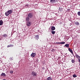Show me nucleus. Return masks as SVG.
Wrapping results in <instances>:
<instances>
[{
    "mask_svg": "<svg viewBox=\"0 0 80 80\" xmlns=\"http://www.w3.org/2000/svg\"><path fill=\"white\" fill-rule=\"evenodd\" d=\"M13 11L12 10H9L7 11V12H5V15L6 16H8L9 15H10L11 13H12V12Z\"/></svg>",
    "mask_w": 80,
    "mask_h": 80,
    "instance_id": "nucleus-1",
    "label": "nucleus"
},
{
    "mask_svg": "<svg viewBox=\"0 0 80 80\" xmlns=\"http://www.w3.org/2000/svg\"><path fill=\"white\" fill-rule=\"evenodd\" d=\"M32 75L33 77H36L37 75V72L35 71H32Z\"/></svg>",
    "mask_w": 80,
    "mask_h": 80,
    "instance_id": "nucleus-2",
    "label": "nucleus"
},
{
    "mask_svg": "<svg viewBox=\"0 0 80 80\" xmlns=\"http://www.w3.org/2000/svg\"><path fill=\"white\" fill-rule=\"evenodd\" d=\"M75 57L78 60V61L80 63V56H78V54L75 55Z\"/></svg>",
    "mask_w": 80,
    "mask_h": 80,
    "instance_id": "nucleus-3",
    "label": "nucleus"
},
{
    "mask_svg": "<svg viewBox=\"0 0 80 80\" xmlns=\"http://www.w3.org/2000/svg\"><path fill=\"white\" fill-rule=\"evenodd\" d=\"M28 17L30 18H32L33 17V13H30L28 15Z\"/></svg>",
    "mask_w": 80,
    "mask_h": 80,
    "instance_id": "nucleus-4",
    "label": "nucleus"
},
{
    "mask_svg": "<svg viewBox=\"0 0 80 80\" xmlns=\"http://www.w3.org/2000/svg\"><path fill=\"white\" fill-rule=\"evenodd\" d=\"M35 55H36V53H32L31 55V57L33 58V57H35Z\"/></svg>",
    "mask_w": 80,
    "mask_h": 80,
    "instance_id": "nucleus-5",
    "label": "nucleus"
},
{
    "mask_svg": "<svg viewBox=\"0 0 80 80\" xmlns=\"http://www.w3.org/2000/svg\"><path fill=\"white\" fill-rule=\"evenodd\" d=\"M31 24H32V22H28L27 23V25L28 27H30V26L31 25Z\"/></svg>",
    "mask_w": 80,
    "mask_h": 80,
    "instance_id": "nucleus-6",
    "label": "nucleus"
},
{
    "mask_svg": "<svg viewBox=\"0 0 80 80\" xmlns=\"http://www.w3.org/2000/svg\"><path fill=\"white\" fill-rule=\"evenodd\" d=\"M68 50L70 52V53H72V55H73V51L71 49V48H68Z\"/></svg>",
    "mask_w": 80,
    "mask_h": 80,
    "instance_id": "nucleus-7",
    "label": "nucleus"
},
{
    "mask_svg": "<svg viewBox=\"0 0 80 80\" xmlns=\"http://www.w3.org/2000/svg\"><path fill=\"white\" fill-rule=\"evenodd\" d=\"M2 37H4V38H6L7 37H8V34H4L3 36H2Z\"/></svg>",
    "mask_w": 80,
    "mask_h": 80,
    "instance_id": "nucleus-8",
    "label": "nucleus"
},
{
    "mask_svg": "<svg viewBox=\"0 0 80 80\" xmlns=\"http://www.w3.org/2000/svg\"><path fill=\"white\" fill-rule=\"evenodd\" d=\"M55 43H58L59 44H65V42H56Z\"/></svg>",
    "mask_w": 80,
    "mask_h": 80,
    "instance_id": "nucleus-9",
    "label": "nucleus"
},
{
    "mask_svg": "<svg viewBox=\"0 0 80 80\" xmlns=\"http://www.w3.org/2000/svg\"><path fill=\"white\" fill-rule=\"evenodd\" d=\"M75 24L76 25H80V23L78 21L75 22Z\"/></svg>",
    "mask_w": 80,
    "mask_h": 80,
    "instance_id": "nucleus-10",
    "label": "nucleus"
},
{
    "mask_svg": "<svg viewBox=\"0 0 80 80\" xmlns=\"http://www.w3.org/2000/svg\"><path fill=\"white\" fill-rule=\"evenodd\" d=\"M35 38L36 39V40H38V39H39V36L38 35H37L35 36Z\"/></svg>",
    "mask_w": 80,
    "mask_h": 80,
    "instance_id": "nucleus-11",
    "label": "nucleus"
},
{
    "mask_svg": "<svg viewBox=\"0 0 80 80\" xmlns=\"http://www.w3.org/2000/svg\"><path fill=\"white\" fill-rule=\"evenodd\" d=\"M3 23V21L2 20H1L0 21V25H2Z\"/></svg>",
    "mask_w": 80,
    "mask_h": 80,
    "instance_id": "nucleus-12",
    "label": "nucleus"
},
{
    "mask_svg": "<svg viewBox=\"0 0 80 80\" xmlns=\"http://www.w3.org/2000/svg\"><path fill=\"white\" fill-rule=\"evenodd\" d=\"M13 47V45L10 44L9 45H8L7 46V48H8V47Z\"/></svg>",
    "mask_w": 80,
    "mask_h": 80,
    "instance_id": "nucleus-13",
    "label": "nucleus"
},
{
    "mask_svg": "<svg viewBox=\"0 0 80 80\" xmlns=\"http://www.w3.org/2000/svg\"><path fill=\"white\" fill-rule=\"evenodd\" d=\"M50 2L51 3H55L56 1H55V0H51L50 1Z\"/></svg>",
    "mask_w": 80,
    "mask_h": 80,
    "instance_id": "nucleus-14",
    "label": "nucleus"
},
{
    "mask_svg": "<svg viewBox=\"0 0 80 80\" xmlns=\"http://www.w3.org/2000/svg\"><path fill=\"white\" fill-rule=\"evenodd\" d=\"M51 30L52 31H53V30H55V27L54 26H52L51 28Z\"/></svg>",
    "mask_w": 80,
    "mask_h": 80,
    "instance_id": "nucleus-15",
    "label": "nucleus"
},
{
    "mask_svg": "<svg viewBox=\"0 0 80 80\" xmlns=\"http://www.w3.org/2000/svg\"><path fill=\"white\" fill-rule=\"evenodd\" d=\"M1 76H3V77H5L6 76V74H5V73H2L1 74Z\"/></svg>",
    "mask_w": 80,
    "mask_h": 80,
    "instance_id": "nucleus-16",
    "label": "nucleus"
},
{
    "mask_svg": "<svg viewBox=\"0 0 80 80\" xmlns=\"http://www.w3.org/2000/svg\"><path fill=\"white\" fill-rule=\"evenodd\" d=\"M30 20V18H29V17H28L26 18V20L27 22H28Z\"/></svg>",
    "mask_w": 80,
    "mask_h": 80,
    "instance_id": "nucleus-17",
    "label": "nucleus"
},
{
    "mask_svg": "<svg viewBox=\"0 0 80 80\" xmlns=\"http://www.w3.org/2000/svg\"><path fill=\"white\" fill-rule=\"evenodd\" d=\"M64 46L67 47V48H68V47H69V44H66Z\"/></svg>",
    "mask_w": 80,
    "mask_h": 80,
    "instance_id": "nucleus-18",
    "label": "nucleus"
},
{
    "mask_svg": "<svg viewBox=\"0 0 80 80\" xmlns=\"http://www.w3.org/2000/svg\"><path fill=\"white\" fill-rule=\"evenodd\" d=\"M52 80V78L50 77H48L47 79V80Z\"/></svg>",
    "mask_w": 80,
    "mask_h": 80,
    "instance_id": "nucleus-19",
    "label": "nucleus"
},
{
    "mask_svg": "<svg viewBox=\"0 0 80 80\" xmlns=\"http://www.w3.org/2000/svg\"><path fill=\"white\" fill-rule=\"evenodd\" d=\"M71 62L72 63H75V60H74V59H72L71 60Z\"/></svg>",
    "mask_w": 80,
    "mask_h": 80,
    "instance_id": "nucleus-20",
    "label": "nucleus"
},
{
    "mask_svg": "<svg viewBox=\"0 0 80 80\" xmlns=\"http://www.w3.org/2000/svg\"><path fill=\"white\" fill-rule=\"evenodd\" d=\"M9 60L11 61L13 60V57H10L9 58Z\"/></svg>",
    "mask_w": 80,
    "mask_h": 80,
    "instance_id": "nucleus-21",
    "label": "nucleus"
},
{
    "mask_svg": "<svg viewBox=\"0 0 80 80\" xmlns=\"http://www.w3.org/2000/svg\"><path fill=\"white\" fill-rule=\"evenodd\" d=\"M72 77H74V78H75L76 77H77V75H76V74H74L72 75Z\"/></svg>",
    "mask_w": 80,
    "mask_h": 80,
    "instance_id": "nucleus-22",
    "label": "nucleus"
},
{
    "mask_svg": "<svg viewBox=\"0 0 80 80\" xmlns=\"http://www.w3.org/2000/svg\"><path fill=\"white\" fill-rule=\"evenodd\" d=\"M51 32L52 34H54L55 33V31H52Z\"/></svg>",
    "mask_w": 80,
    "mask_h": 80,
    "instance_id": "nucleus-23",
    "label": "nucleus"
},
{
    "mask_svg": "<svg viewBox=\"0 0 80 80\" xmlns=\"http://www.w3.org/2000/svg\"><path fill=\"white\" fill-rule=\"evenodd\" d=\"M78 16H80V11L78 12Z\"/></svg>",
    "mask_w": 80,
    "mask_h": 80,
    "instance_id": "nucleus-24",
    "label": "nucleus"
},
{
    "mask_svg": "<svg viewBox=\"0 0 80 80\" xmlns=\"http://www.w3.org/2000/svg\"><path fill=\"white\" fill-rule=\"evenodd\" d=\"M10 73L12 74V73H13V71L11 70L10 71Z\"/></svg>",
    "mask_w": 80,
    "mask_h": 80,
    "instance_id": "nucleus-25",
    "label": "nucleus"
},
{
    "mask_svg": "<svg viewBox=\"0 0 80 80\" xmlns=\"http://www.w3.org/2000/svg\"><path fill=\"white\" fill-rule=\"evenodd\" d=\"M28 6V4H26V5H25L26 7H27V6Z\"/></svg>",
    "mask_w": 80,
    "mask_h": 80,
    "instance_id": "nucleus-26",
    "label": "nucleus"
},
{
    "mask_svg": "<svg viewBox=\"0 0 80 80\" xmlns=\"http://www.w3.org/2000/svg\"><path fill=\"white\" fill-rule=\"evenodd\" d=\"M2 80H6V79H3Z\"/></svg>",
    "mask_w": 80,
    "mask_h": 80,
    "instance_id": "nucleus-27",
    "label": "nucleus"
},
{
    "mask_svg": "<svg viewBox=\"0 0 80 80\" xmlns=\"http://www.w3.org/2000/svg\"><path fill=\"white\" fill-rule=\"evenodd\" d=\"M44 68H42V69H43Z\"/></svg>",
    "mask_w": 80,
    "mask_h": 80,
    "instance_id": "nucleus-28",
    "label": "nucleus"
},
{
    "mask_svg": "<svg viewBox=\"0 0 80 80\" xmlns=\"http://www.w3.org/2000/svg\"><path fill=\"white\" fill-rule=\"evenodd\" d=\"M74 57H75V56H74Z\"/></svg>",
    "mask_w": 80,
    "mask_h": 80,
    "instance_id": "nucleus-29",
    "label": "nucleus"
}]
</instances>
